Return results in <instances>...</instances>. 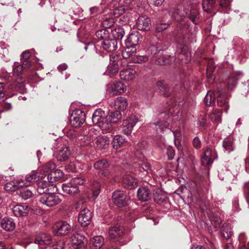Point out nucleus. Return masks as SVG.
<instances>
[{
	"label": "nucleus",
	"mask_w": 249,
	"mask_h": 249,
	"mask_svg": "<svg viewBox=\"0 0 249 249\" xmlns=\"http://www.w3.org/2000/svg\"><path fill=\"white\" fill-rule=\"evenodd\" d=\"M31 56V53L29 50H26L24 51L21 55V60H28Z\"/></svg>",
	"instance_id": "69168bd1"
},
{
	"label": "nucleus",
	"mask_w": 249,
	"mask_h": 249,
	"mask_svg": "<svg viewBox=\"0 0 249 249\" xmlns=\"http://www.w3.org/2000/svg\"><path fill=\"white\" fill-rule=\"evenodd\" d=\"M93 249H99L104 244V238L102 236H96L91 240Z\"/></svg>",
	"instance_id": "72a5a7b5"
},
{
	"label": "nucleus",
	"mask_w": 249,
	"mask_h": 249,
	"mask_svg": "<svg viewBox=\"0 0 249 249\" xmlns=\"http://www.w3.org/2000/svg\"><path fill=\"white\" fill-rule=\"evenodd\" d=\"M202 164L205 166H208L212 163L213 160L211 159V158L206 157L203 155L201 160Z\"/></svg>",
	"instance_id": "4d7b16f0"
},
{
	"label": "nucleus",
	"mask_w": 249,
	"mask_h": 249,
	"mask_svg": "<svg viewBox=\"0 0 249 249\" xmlns=\"http://www.w3.org/2000/svg\"><path fill=\"white\" fill-rule=\"evenodd\" d=\"M104 49L107 52H112L117 48V42L115 39L107 38L102 42Z\"/></svg>",
	"instance_id": "aec40b11"
},
{
	"label": "nucleus",
	"mask_w": 249,
	"mask_h": 249,
	"mask_svg": "<svg viewBox=\"0 0 249 249\" xmlns=\"http://www.w3.org/2000/svg\"><path fill=\"white\" fill-rule=\"evenodd\" d=\"M215 152L210 148H207L204 152V155H205V157L211 158V159L213 160L216 158V157L215 156Z\"/></svg>",
	"instance_id": "603ef678"
},
{
	"label": "nucleus",
	"mask_w": 249,
	"mask_h": 249,
	"mask_svg": "<svg viewBox=\"0 0 249 249\" xmlns=\"http://www.w3.org/2000/svg\"><path fill=\"white\" fill-rule=\"evenodd\" d=\"M121 57L120 55L112 53L110 56V62L107 68L108 71L112 73L117 72L119 68L122 65Z\"/></svg>",
	"instance_id": "1a4fd4ad"
},
{
	"label": "nucleus",
	"mask_w": 249,
	"mask_h": 249,
	"mask_svg": "<svg viewBox=\"0 0 249 249\" xmlns=\"http://www.w3.org/2000/svg\"><path fill=\"white\" fill-rule=\"evenodd\" d=\"M55 164L53 162L50 161L43 165L40 169V172H39L41 174H44L45 176L47 172H50V173L51 171H53V170L55 169Z\"/></svg>",
	"instance_id": "e433bc0d"
},
{
	"label": "nucleus",
	"mask_w": 249,
	"mask_h": 249,
	"mask_svg": "<svg viewBox=\"0 0 249 249\" xmlns=\"http://www.w3.org/2000/svg\"><path fill=\"white\" fill-rule=\"evenodd\" d=\"M86 120L85 113L81 109L75 110L71 115L70 121L71 125L75 127H79Z\"/></svg>",
	"instance_id": "0eeeda50"
},
{
	"label": "nucleus",
	"mask_w": 249,
	"mask_h": 249,
	"mask_svg": "<svg viewBox=\"0 0 249 249\" xmlns=\"http://www.w3.org/2000/svg\"><path fill=\"white\" fill-rule=\"evenodd\" d=\"M190 19L195 24H197L199 22V15L196 9H192L190 11L189 17Z\"/></svg>",
	"instance_id": "c03bdc74"
},
{
	"label": "nucleus",
	"mask_w": 249,
	"mask_h": 249,
	"mask_svg": "<svg viewBox=\"0 0 249 249\" xmlns=\"http://www.w3.org/2000/svg\"><path fill=\"white\" fill-rule=\"evenodd\" d=\"M123 182L125 187L130 189L137 186V179L130 175H126L123 178Z\"/></svg>",
	"instance_id": "a878e982"
},
{
	"label": "nucleus",
	"mask_w": 249,
	"mask_h": 249,
	"mask_svg": "<svg viewBox=\"0 0 249 249\" xmlns=\"http://www.w3.org/2000/svg\"><path fill=\"white\" fill-rule=\"evenodd\" d=\"M222 110L216 109L213 110V112L210 115V119L214 123H218L221 120Z\"/></svg>",
	"instance_id": "c9c22d12"
},
{
	"label": "nucleus",
	"mask_w": 249,
	"mask_h": 249,
	"mask_svg": "<svg viewBox=\"0 0 249 249\" xmlns=\"http://www.w3.org/2000/svg\"><path fill=\"white\" fill-rule=\"evenodd\" d=\"M122 232V229H121L120 227H114L109 229L108 234L111 239H114L116 237L121 236Z\"/></svg>",
	"instance_id": "a19ab883"
},
{
	"label": "nucleus",
	"mask_w": 249,
	"mask_h": 249,
	"mask_svg": "<svg viewBox=\"0 0 249 249\" xmlns=\"http://www.w3.org/2000/svg\"><path fill=\"white\" fill-rule=\"evenodd\" d=\"M136 26L139 30L149 31L151 26L150 19L147 17L141 16L137 20Z\"/></svg>",
	"instance_id": "ddd939ff"
},
{
	"label": "nucleus",
	"mask_w": 249,
	"mask_h": 249,
	"mask_svg": "<svg viewBox=\"0 0 249 249\" xmlns=\"http://www.w3.org/2000/svg\"><path fill=\"white\" fill-rule=\"evenodd\" d=\"M223 146L228 153H230L234 150L235 147L233 143V139L232 136H229L224 140Z\"/></svg>",
	"instance_id": "7c9ffc66"
},
{
	"label": "nucleus",
	"mask_w": 249,
	"mask_h": 249,
	"mask_svg": "<svg viewBox=\"0 0 249 249\" xmlns=\"http://www.w3.org/2000/svg\"><path fill=\"white\" fill-rule=\"evenodd\" d=\"M22 65L24 70L29 68L31 66V62L28 60H22Z\"/></svg>",
	"instance_id": "774afa93"
},
{
	"label": "nucleus",
	"mask_w": 249,
	"mask_h": 249,
	"mask_svg": "<svg viewBox=\"0 0 249 249\" xmlns=\"http://www.w3.org/2000/svg\"><path fill=\"white\" fill-rule=\"evenodd\" d=\"M45 176L44 174L39 173V172H32L27 175L24 178L19 179L22 187H28L31 186L33 182L42 178Z\"/></svg>",
	"instance_id": "20e7f679"
},
{
	"label": "nucleus",
	"mask_w": 249,
	"mask_h": 249,
	"mask_svg": "<svg viewBox=\"0 0 249 249\" xmlns=\"http://www.w3.org/2000/svg\"><path fill=\"white\" fill-rule=\"evenodd\" d=\"M216 0H203L202 8L204 11L209 12L214 6ZM232 0H218L219 5L223 8H227Z\"/></svg>",
	"instance_id": "39448f33"
},
{
	"label": "nucleus",
	"mask_w": 249,
	"mask_h": 249,
	"mask_svg": "<svg viewBox=\"0 0 249 249\" xmlns=\"http://www.w3.org/2000/svg\"><path fill=\"white\" fill-rule=\"evenodd\" d=\"M71 225L66 221L57 223L53 227V232L56 236H65L71 231Z\"/></svg>",
	"instance_id": "423d86ee"
},
{
	"label": "nucleus",
	"mask_w": 249,
	"mask_h": 249,
	"mask_svg": "<svg viewBox=\"0 0 249 249\" xmlns=\"http://www.w3.org/2000/svg\"><path fill=\"white\" fill-rule=\"evenodd\" d=\"M142 39L141 35L138 32H133L130 34L125 40L126 46L135 47Z\"/></svg>",
	"instance_id": "f8f14e48"
},
{
	"label": "nucleus",
	"mask_w": 249,
	"mask_h": 249,
	"mask_svg": "<svg viewBox=\"0 0 249 249\" xmlns=\"http://www.w3.org/2000/svg\"><path fill=\"white\" fill-rule=\"evenodd\" d=\"M112 89L118 94H122L126 91V87L121 82H117L112 85Z\"/></svg>",
	"instance_id": "4c0bfd02"
},
{
	"label": "nucleus",
	"mask_w": 249,
	"mask_h": 249,
	"mask_svg": "<svg viewBox=\"0 0 249 249\" xmlns=\"http://www.w3.org/2000/svg\"><path fill=\"white\" fill-rule=\"evenodd\" d=\"M1 228L6 231H12L15 228V223L12 219L4 218L1 221Z\"/></svg>",
	"instance_id": "bb28decb"
},
{
	"label": "nucleus",
	"mask_w": 249,
	"mask_h": 249,
	"mask_svg": "<svg viewBox=\"0 0 249 249\" xmlns=\"http://www.w3.org/2000/svg\"><path fill=\"white\" fill-rule=\"evenodd\" d=\"M64 174L63 172L59 169H57L53 171H51L48 176V180L49 182H55L59 179L62 178Z\"/></svg>",
	"instance_id": "cd10ccee"
},
{
	"label": "nucleus",
	"mask_w": 249,
	"mask_h": 249,
	"mask_svg": "<svg viewBox=\"0 0 249 249\" xmlns=\"http://www.w3.org/2000/svg\"><path fill=\"white\" fill-rule=\"evenodd\" d=\"M72 183H73L76 186L78 185H83L86 182L85 178L83 177L74 178L71 180Z\"/></svg>",
	"instance_id": "3c124183"
},
{
	"label": "nucleus",
	"mask_w": 249,
	"mask_h": 249,
	"mask_svg": "<svg viewBox=\"0 0 249 249\" xmlns=\"http://www.w3.org/2000/svg\"><path fill=\"white\" fill-rule=\"evenodd\" d=\"M160 51V50H159L156 46L152 45L150 46L147 50V53L152 55H155L158 53Z\"/></svg>",
	"instance_id": "13d9d810"
},
{
	"label": "nucleus",
	"mask_w": 249,
	"mask_h": 249,
	"mask_svg": "<svg viewBox=\"0 0 249 249\" xmlns=\"http://www.w3.org/2000/svg\"><path fill=\"white\" fill-rule=\"evenodd\" d=\"M187 13V10L182 6H179L177 10H175L173 12H171L170 14L173 16L174 18L178 21L181 20Z\"/></svg>",
	"instance_id": "c756f323"
},
{
	"label": "nucleus",
	"mask_w": 249,
	"mask_h": 249,
	"mask_svg": "<svg viewBox=\"0 0 249 249\" xmlns=\"http://www.w3.org/2000/svg\"><path fill=\"white\" fill-rule=\"evenodd\" d=\"M138 120L135 116H131L124 121L123 123V132L126 135L131 133L133 127L138 122Z\"/></svg>",
	"instance_id": "9d476101"
},
{
	"label": "nucleus",
	"mask_w": 249,
	"mask_h": 249,
	"mask_svg": "<svg viewBox=\"0 0 249 249\" xmlns=\"http://www.w3.org/2000/svg\"><path fill=\"white\" fill-rule=\"evenodd\" d=\"M136 52L137 49L135 47L126 46L125 49L122 52V55L124 58H130L131 61Z\"/></svg>",
	"instance_id": "2f4dec72"
},
{
	"label": "nucleus",
	"mask_w": 249,
	"mask_h": 249,
	"mask_svg": "<svg viewBox=\"0 0 249 249\" xmlns=\"http://www.w3.org/2000/svg\"><path fill=\"white\" fill-rule=\"evenodd\" d=\"M157 86L161 91H164L167 88V85L164 81H158Z\"/></svg>",
	"instance_id": "680f3d73"
},
{
	"label": "nucleus",
	"mask_w": 249,
	"mask_h": 249,
	"mask_svg": "<svg viewBox=\"0 0 249 249\" xmlns=\"http://www.w3.org/2000/svg\"><path fill=\"white\" fill-rule=\"evenodd\" d=\"M218 93L217 104L220 107H225V111L227 113L229 107L228 98L225 95H223L220 91H218Z\"/></svg>",
	"instance_id": "c85d7f7f"
},
{
	"label": "nucleus",
	"mask_w": 249,
	"mask_h": 249,
	"mask_svg": "<svg viewBox=\"0 0 249 249\" xmlns=\"http://www.w3.org/2000/svg\"><path fill=\"white\" fill-rule=\"evenodd\" d=\"M96 36L100 40H105L109 37V32L105 29L100 30L96 32Z\"/></svg>",
	"instance_id": "37998d69"
},
{
	"label": "nucleus",
	"mask_w": 249,
	"mask_h": 249,
	"mask_svg": "<svg viewBox=\"0 0 249 249\" xmlns=\"http://www.w3.org/2000/svg\"><path fill=\"white\" fill-rule=\"evenodd\" d=\"M148 60V58L147 56L142 55L134 56L131 62L135 63H141L147 62Z\"/></svg>",
	"instance_id": "de8ad7c7"
},
{
	"label": "nucleus",
	"mask_w": 249,
	"mask_h": 249,
	"mask_svg": "<svg viewBox=\"0 0 249 249\" xmlns=\"http://www.w3.org/2000/svg\"><path fill=\"white\" fill-rule=\"evenodd\" d=\"M137 196L139 200L146 201L150 198V193L146 187H141L137 191Z\"/></svg>",
	"instance_id": "b1692460"
},
{
	"label": "nucleus",
	"mask_w": 249,
	"mask_h": 249,
	"mask_svg": "<svg viewBox=\"0 0 249 249\" xmlns=\"http://www.w3.org/2000/svg\"><path fill=\"white\" fill-rule=\"evenodd\" d=\"M237 79L236 77L231 76L230 77L228 81V87L229 89H232L235 87L237 84Z\"/></svg>",
	"instance_id": "8fccbe9b"
},
{
	"label": "nucleus",
	"mask_w": 249,
	"mask_h": 249,
	"mask_svg": "<svg viewBox=\"0 0 249 249\" xmlns=\"http://www.w3.org/2000/svg\"><path fill=\"white\" fill-rule=\"evenodd\" d=\"M111 106L115 109L120 111L124 110L128 106L126 99L123 97H118L112 103Z\"/></svg>",
	"instance_id": "6ab92c4d"
},
{
	"label": "nucleus",
	"mask_w": 249,
	"mask_h": 249,
	"mask_svg": "<svg viewBox=\"0 0 249 249\" xmlns=\"http://www.w3.org/2000/svg\"><path fill=\"white\" fill-rule=\"evenodd\" d=\"M238 240L239 242V246L243 245L244 246H247V245H246L245 244L246 241L247 240V236L245 233L242 232L240 233L238 237Z\"/></svg>",
	"instance_id": "5fc2aeb1"
},
{
	"label": "nucleus",
	"mask_w": 249,
	"mask_h": 249,
	"mask_svg": "<svg viewBox=\"0 0 249 249\" xmlns=\"http://www.w3.org/2000/svg\"><path fill=\"white\" fill-rule=\"evenodd\" d=\"M167 154L169 160H172L175 155V150L171 147H168L167 148Z\"/></svg>",
	"instance_id": "052dcab7"
},
{
	"label": "nucleus",
	"mask_w": 249,
	"mask_h": 249,
	"mask_svg": "<svg viewBox=\"0 0 249 249\" xmlns=\"http://www.w3.org/2000/svg\"><path fill=\"white\" fill-rule=\"evenodd\" d=\"M33 195V192L29 189L23 190L20 193V196L24 200L31 198Z\"/></svg>",
	"instance_id": "09e8293b"
},
{
	"label": "nucleus",
	"mask_w": 249,
	"mask_h": 249,
	"mask_svg": "<svg viewBox=\"0 0 249 249\" xmlns=\"http://www.w3.org/2000/svg\"><path fill=\"white\" fill-rule=\"evenodd\" d=\"M39 201L43 205L51 207L59 204L61 199L55 193H48L41 195L39 198Z\"/></svg>",
	"instance_id": "f03ea898"
},
{
	"label": "nucleus",
	"mask_w": 249,
	"mask_h": 249,
	"mask_svg": "<svg viewBox=\"0 0 249 249\" xmlns=\"http://www.w3.org/2000/svg\"><path fill=\"white\" fill-rule=\"evenodd\" d=\"M51 242V236L45 234H42L41 236L37 237L35 240V243L38 244L39 247L41 249L46 248V246L50 244Z\"/></svg>",
	"instance_id": "412c9836"
},
{
	"label": "nucleus",
	"mask_w": 249,
	"mask_h": 249,
	"mask_svg": "<svg viewBox=\"0 0 249 249\" xmlns=\"http://www.w3.org/2000/svg\"><path fill=\"white\" fill-rule=\"evenodd\" d=\"M95 129L92 127L89 128L88 131L84 133L83 139H82V142L84 145H90L94 144L93 141L94 139L96 138V134H95Z\"/></svg>",
	"instance_id": "4468645a"
},
{
	"label": "nucleus",
	"mask_w": 249,
	"mask_h": 249,
	"mask_svg": "<svg viewBox=\"0 0 249 249\" xmlns=\"http://www.w3.org/2000/svg\"><path fill=\"white\" fill-rule=\"evenodd\" d=\"M129 200V196L123 191L117 190L112 194L113 202L119 207L127 205Z\"/></svg>",
	"instance_id": "7ed1b4c3"
},
{
	"label": "nucleus",
	"mask_w": 249,
	"mask_h": 249,
	"mask_svg": "<svg viewBox=\"0 0 249 249\" xmlns=\"http://www.w3.org/2000/svg\"><path fill=\"white\" fill-rule=\"evenodd\" d=\"M121 118V114L119 111L111 112L107 116H106V122L107 124H110L108 125V131H110L112 128V124L117 123Z\"/></svg>",
	"instance_id": "a211bd4d"
},
{
	"label": "nucleus",
	"mask_w": 249,
	"mask_h": 249,
	"mask_svg": "<svg viewBox=\"0 0 249 249\" xmlns=\"http://www.w3.org/2000/svg\"><path fill=\"white\" fill-rule=\"evenodd\" d=\"M12 210L16 216H25L28 214L30 208L26 204H18L13 207Z\"/></svg>",
	"instance_id": "dca6fc26"
},
{
	"label": "nucleus",
	"mask_w": 249,
	"mask_h": 249,
	"mask_svg": "<svg viewBox=\"0 0 249 249\" xmlns=\"http://www.w3.org/2000/svg\"><path fill=\"white\" fill-rule=\"evenodd\" d=\"M22 187L19 179L13 180L5 184L4 189L10 192H14Z\"/></svg>",
	"instance_id": "393cba45"
},
{
	"label": "nucleus",
	"mask_w": 249,
	"mask_h": 249,
	"mask_svg": "<svg viewBox=\"0 0 249 249\" xmlns=\"http://www.w3.org/2000/svg\"><path fill=\"white\" fill-rule=\"evenodd\" d=\"M221 236L225 239L229 238L232 235V232L230 229H228L225 226L223 225L221 229Z\"/></svg>",
	"instance_id": "49530a36"
},
{
	"label": "nucleus",
	"mask_w": 249,
	"mask_h": 249,
	"mask_svg": "<svg viewBox=\"0 0 249 249\" xmlns=\"http://www.w3.org/2000/svg\"><path fill=\"white\" fill-rule=\"evenodd\" d=\"M93 123L99 127L103 130H108V125L106 122L105 112L101 108L96 109L92 116Z\"/></svg>",
	"instance_id": "f257e3e1"
},
{
	"label": "nucleus",
	"mask_w": 249,
	"mask_h": 249,
	"mask_svg": "<svg viewBox=\"0 0 249 249\" xmlns=\"http://www.w3.org/2000/svg\"><path fill=\"white\" fill-rule=\"evenodd\" d=\"M110 140L107 136H98L96 137L95 144L98 149L106 148L109 144Z\"/></svg>",
	"instance_id": "5701e85b"
},
{
	"label": "nucleus",
	"mask_w": 249,
	"mask_h": 249,
	"mask_svg": "<svg viewBox=\"0 0 249 249\" xmlns=\"http://www.w3.org/2000/svg\"><path fill=\"white\" fill-rule=\"evenodd\" d=\"M24 70L23 67L21 65H19L16 66L13 70V72L14 75H18L22 71Z\"/></svg>",
	"instance_id": "bf43d9fd"
},
{
	"label": "nucleus",
	"mask_w": 249,
	"mask_h": 249,
	"mask_svg": "<svg viewBox=\"0 0 249 249\" xmlns=\"http://www.w3.org/2000/svg\"><path fill=\"white\" fill-rule=\"evenodd\" d=\"M124 142V140L123 139V137L120 135H116L113 139V147L114 149H117L123 144Z\"/></svg>",
	"instance_id": "79ce46f5"
},
{
	"label": "nucleus",
	"mask_w": 249,
	"mask_h": 249,
	"mask_svg": "<svg viewBox=\"0 0 249 249\" xmlns=\"http://www.w3.org/2000/svg\"><path fill=\"white\" fill-rule=\"evenodd\" d=\"M111 34L116 40L121 39L124 35V31L122 27H118L112 30Z\"/></svg>",
	"instance_id": "58836bf2"
},
{
	"label": "nucleus",
	"mask_w": 249,
	"mask_h": 249,
	"mask_svg": "<svg viewBox=\"0 0 249 249\" xmlns=\"http://www.w3.org/2000/svg\"><path fill=\"white\" fill-rule=\"evenodd\" d=\"M62 188L64 192L70 195H74L79 193L78 187L72 183L71 180L68 183L63 184Z\"/></svg>",
	"instance_id": "f3484780"
},
{
	"label": "nucleus",
	"mask_w": 249,
	"mask_h": 249,
	"mask_svg": "<svg viewBox=\"0 0 249 249\" xmlns=\"http://www.w3.org/2000/svg\"><path fill=\"white\" fill-rule=\"evenodd\" d=\"M71 242L72 244L79 246L85 249L84 247L88 243V240L80 233H73L71 237Z\"/></svg>",
	"instance_id": "2eb2a0df"
},
{
	"label": "nucleus",
	"mask_w": 249,
	"mask_h": 249,
	"mask_svg": "<svg viewBox=\"0 0 249 249\" xmlns=\"http://www.w3.org/2000/svg\"><path fill=\"white\" fill-rule=\"evenodd\" d=\"M136 71L132 69H127L120 71V76L121 79L129 81L133 80L135 77Z\"/></svg>",
	"instance_id": "4be33fe9"
},
{
	"label": "nucleus",
	"mask_w": 249,
	"mask_h": 249,
	"mask_svg": "<svg viewBox=\"0 0 249 249\" xmlns=\"http://www.w3.org/2000/svg\"><path fill=\"white\" fill-rule=\"evenodd\" d=\"M142 168L145 171L147 174L152 175L153 171L150 164L147 162H144L142 165Z\"/></svg>",
	"instance_id": "6e6d98bb"
},
{
	"label": "nucleus",
	"mask_w": 249,
	"mask_h": 249,
	"mask_svg": "<svg viewBox=\"0 0 249 249\" xmlns=\"http://www.w3.org/2000/svg\"><path fill=\"white\" fill-rule=\"evenodd\" d=\"M165 196L163 195H160L157 193L154 194V199L158 203L163 202L164 200Z\"/></svg>",
	"instance_id": "e2e57ef3"
},
{
	"label": "nucleus",
	"mask_w": 249,
	"mask_h": 249,
	"mask_svg": "<svg viewBox=\"0 0 249 249\" xmlns=\"http://www.w3.org/2000/svg\"><path fill=\"white\" fill-rule=\"evenodd\" d=\"M92 190L93 198L95 199L100 192V184L98 182L95 181L93 183Z\"/></svg>",
	"instance_id": "a18cd8bd"
},
{
	"label": "nucleus",
	"mask_w": 249,
	"mask_h": 249,
	"mask_svg": "<svg viewBox=\"0 0 249 249\" xmlns=\"http://www.w3.org/2000/svg\"><path fill=\"white\" fill-rule=\"evenodd\" d=\"M109 164L107 160L105 159L98 160L94 164V168L98 170V174L100 176L108 177L110 175V172L107 169Z\"/></svg>",
	"instance_id": "6e6552de"
},
{
	"label": "nucleus",
	"mask_w": 249,
	"mask_h": 249,
	"mask_svg": "<svg viewBox=\"0 0 249 249\" xmlns=\"http://www.w3.org/2000/svg\"><path fill=\"white\" fill-rule=\"evenodd\" d=\"M193 146L196 149H198L201 146V141L198 137H196L193 141Z\"/></svg>",
	"instance_id": "0e129e2a"
},
{
	"label": "nucleus",
	"mask_w": 249,
	"mask_h": 249,
	"mask_svg": "<svg viewBox=\"0 0 249 249\" xmlns=\"http://www.w3.org/2000/svg\"><path fill=\"white\" fill-rule=\"evenodd\" d=\"M215 97L213 91H208L204 98V103L206 105L211 106L214 104Z\"/></svg>",
	"instance_id": "ea45409f"
},
{
	"label": "nucleus",
	"mask_w": 249,
	"mask_h": 249,
	"mask_svg": "<svg viewBox=\"0 0 249 249\" xmlns=\"http://www.w3.org/2000/svg\"><path fill=\"white\" fill-rule=\"evenodd\" d=\"M168 25L166 23H158L156 26V31L158 33L162 32L168 28Z\"/></svg>",
	"instance_id": "864d4df0"
},
{
	"label": "nucleus",
	"mask_w": 249,
	"mask_h": 249,
	"mask_svg": "<svg viewBox=\"0 0 249 249\" xmlns=\"http://www.w3.org/2000/svg\"><path fill=\"white\" fill-rule=\"evenodd\" d=\"M49 182L47 181H41L37 183V191L40 194L43 195L47 194L49 191Z\"/></svg>",
	"instance_id": "f704fd0d"
},
{
	"label": "nucleus",
	"mask_w": 249,
	"mask_h": 249,
	"mask_svg": "<svg viewBox=\"0 0 249 249\" xmlns=\"http://www.w3.org/2000/svg\"><path fill=\"white\" fill-rule=\"evenodd\" d=\"M92 218V213L88 209L85 208L80 213L78 216V221L83 227L89 225Z\"/></svg>",
	"instance_id": "9b49d317"
},
{
	"label": "nucleus",
	"mask_w": 249,
	"mask_h": 249,
	"mask_svg": "<svg viewBox=\"0 0 249 249\" xmlns=\"http://www.w3.org/2000/svg\"><path fill=\"white\" fill-rule=\"evenodd\" d=\"M2 107L3 109L2 110H0V112H2L4 111L8 110L11 109V108H12L11 104L9 103H3L2 105Z\"/></svg>",
	"instance_id": "338daca9"
},
{
	"label": "nucleus",
	"mask_w": 249,
	"mask_h": 249,
	"mask_svg": "<svg viewBox=\"0 0 249 249\" xmlns=\"http://www.w3.org/2000/svg\"><path fill=\"white\" fill-rule=\"evenodd\" d=\"M70 150L66 146L62 147L58 151L57 159L60 161L65 160L70 155Z\"/></svg>",
	"instance_id": "473e14b6"
}]
</instances>
